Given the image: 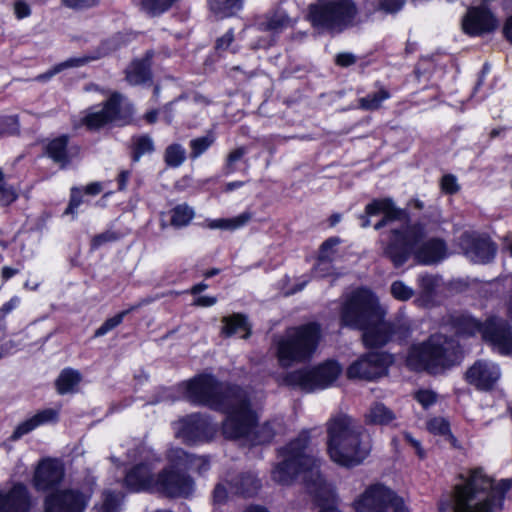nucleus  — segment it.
<instances>
[{"label": "nucleus", "instance_id": "nucleus-14", "mask_svg": "<svg viewBox=\"0 0 512 512\" xmlns=\"http://www.w3.org/2000/svg\"><path fill=\"white\" fill-rule=\"evenodd\" d=\"M153 491L168 498H189L195 491V482L189 474L166 466L156 475Z\"/></svg>", "mask_w": 512, "mask_h": 512}, {"label": "nucleus", "instance_id": "nucleus-30", "mask_svg": "<svg viewBox=\"0 0 512 512\" xmlns=\"http://www.w3.org/2000/svg\"><path fill=\"white\" fill-rule=\"evenodd\" d=\"M68 141L69 137L67 135H62L51 140L46 145V154L48 157L51 158L55 163L60 164L62 168L67 166L70 162L67 151Z\"/></svg>", "mask_w": 512, "mask_h": 512}, {"label": "nucleus", "instance_id": "nucleus-1", "mask_svg": "<svg viewBox=\"0 0 512 512\" xmlns=\"http://www.w3.org/2000/svg\"><path fill=\"white\" fill-rule=\"evenodd\" d=\"M186 398L199 405L227 413L222 433L227 439H246L253 445L269 443L280 429L277 421L257 426V416L250 408L246 391L201 374L184 383Z\"/></svg>", "mask_w": 512, "mask_h": 512}, {"label": "nucleus", "instance_id": "nucleus-59", "mask_svg": "<svg viewBox=\"0 0 512 512\" xmlns=\"http://www.w3.org/2000/svg\"><path fill=\"white\" fill-rule=\"evenodd\" d=\"M100 0H62V3L72 9H83L95 6Z\"/></svg>", "mask_w": 512, "mask_h": 512}, {"label": "nucleus", "instance_id": "nucleus-9", "mask_svg": "<svg viewBox=\"0 0 512 512\" xmlns=\"http://www.w3.org/2000/svg\"><path fill=\"white\" fill-rule=\"evenodd\" d=\"M355 0H316L309 4L307 19L319 32L339 34L357 24Z\"/></svg>", "mask_w": 512, "mask_h": 512}, {"label": "nucleus", "instance_id": "nucleus-44", "mask_svg": "<svg viewBox=\"0 0 512 512\" xmlns=\"http://www.w3.org/2000/svg\"><path fill=\"white\" fill-rule=\"evenodd\" d=\"M340 242L341 240L338 237H330L326 239L319 248L318 257L334 261L337 256V246Z\"/></svg>", "mask_w": 512, "mask_h": 512}, {"label": "nucleus", "instance_id": "nucleus-49", "mask_svg": "<svg viewBox=\"0 0 512 512\" xmlns=\"http://www.w3.org/2000/svg\"><path fill=\"white\" fill-rule=\"evenodd\" d=\"M391 293L396 299L401 301L410 299L414 294L413 290L406 286L402 281H395L392 283Z\"/></svg>", "mask_w": 512, "mask_h": 512}, {"label": "nucleus", "instance_id": "nucleus-20", "mask_svg": "<svg viewBox=\"0 0 512 512\" xmlns=\"http://www.w3.org/2000/svg\"><path fill=\"white\" fill-rule=\"evenodd\" d=\"M498 23L494 15L485 7H470L464 15L461 26L469 36H481L494 31Z\"/></svg>", "mask_w": 512, "mask_h": 512}, {"label": "nucleus", "instance_id": "nucleus-25", "mask_svg": "<svg viewBox=\"0 0 512 512\" xmlns=\"http://www.w3.org/2000/svg\"><path fill=\"white\" fill-rule=\"evenodd\" d=\"M231 490L239 496L253 497L261 488V482L252 472H242L226 479Z\"/></svg>", "mask_w": 512, "mask_h": 512}, {"label": "nucleus", "instance_id": "nucleus-21", "mask_svg": "<svg viewBox=\"0 0 512 512\" xmlns=\"http://www.w3.org/2000/svg\"><path fill=\"white\" fill-rule=\"evenodd\" d=\"M64 477L62 463L54 459L41 461L34 473L33 484L38 491H47L60 485Z\"/></svg>", "mask_w": 512, "mask_h": 512}, {"label": "nucleus", "instance_id": "nucleus-63", "mask_svg": "<svg viewBox=\"0 0 512 512\" xmlns=\"http://www.w3.org/2000/svg\"><path fill=\"white\" fill-rule=\"evenodd\" d=\"M81 203L82 196L80 195L79 191L73 189L69 205L65 210V214H74L75 210L79 207Z\"/></svg>", "mask_w": 512, "mask_h": 512}, {"label": "nucleus", "instance_id": "nucleus-27", "mask_svg": "<svg viewBox=\"0 0 512 512\" xmlns=\"http://www.w3.org/2000/svg\"><path fill=\"white\" fill-rule=\"evenodd\" d=\"M222 322L223 326L221 328V334L225 337H231L235 334L243 332L241 338H249L251 334V326L246 315L241 313H233L230 316L223 317Z\"/></svg>", "mask_w": 512, "mask_h": 512}, {"label": "nucleus", "instance_id": "nucleus-8", "mask_svg": "<svg viewBox=\"0 0 512 512\" xmlns=\"http://www.w3.org/2000/svg\"><path fill=\"white\" fill-rule=\"evenodd\" d=\"M322 337L320 324L309 322L286 330L275 340L276 358L282 368L309 361Z\"/></svg>", "mask_w": 512, "mask_h": 512}, {"label": "nucleus", "instance_id": "nucleus-52", "mask_svg": "<svg viewBox=\"0 0 512 512\" xmlns=\"http://www.w3.org/2000/svg\"><path fill=\"white\" fill-rule=\"evenodd\" d=\"M118 238H119V235L116 232L111 231V230H107V231H105L103 233L95 235L92 238V240H91V248L93 250H96V249H98L99 247H101L102 245H104L106 243L114 242V241L118 240Z\"/></svg>", "mask_w": 512, "mask_h": 512}, {"label": "nucleus", "instance_id": "nucleus-26", "mask_svg": "<svg viewBox=\"0 0 512 512\" xmlns=\"http://www.w3.org/2000/svg\"><path fill=\"white\" fill-rule=\"evenodd\" d=\"M58 411L52 408H47L39 411L31 418L20 423L14 430L11 438L13 440H18L22 436L28 434L29 432L36 429L38 426L49 423L56 422L58 419Z\"/></svg>", "mask_w": 512, "mask_h": 512}, {"label": "nucleus", "instance_id": "nucleus-13", "mask_svg": "<svg viewBox=\"0 0 512 512\" xmlns=\"http://www.w3.org/2000/svg\"><path fill=\"white\" fill-rule=\"evenodd\" d=\"M355 508L356 512H407L403 501L380 484L368 487L356 501Z\"/></svg>", "mask_w": 512, "mask_h": 512}, {"label": "nucleus", "instance_id": "nucleus-54", "mask_svg": "<svg viewBox=\"0 0 512 512\" xmlns=\"http://www.w3.org/2000/svg\"><path fill=\"white\" fill-rule=\"evenodd\" d=\"M17 194L13 187L0 183V205L7 206L14 202Z\"/></svg>", "mask_w": 512, "mask_h": 512}, {"label": "nucleus", "instance_id": "nucleus-45", "mask_svg": "<svg viewBox=\"0 0 512 512\" xmlns=\"http://www.w3.org/2000/svg\"><path fill=\"white\" fill-rule=\"evenodd\" d=\"M291 25V20L285 12H276L268 18L266 29L279 32Z\"/></svg>", "mask_w": 512, "mask_h": 512}, {"label": "nucleus", "instance_id": "nucleus-19", "mask_svg": "<svg viewBox=\"0 0 512 512\" xmlns=\"http://www.w3.org/2000/svg\"><path fill=\"white\" fill-rule=\"evenodd\" d=\"M87 499L78 490L66 489L51 493L45 498L44 512H83Z\"/></svg>", "mask_w": 512, "mask_h": 512}, {"label": "nucleus", "instance_id": "nucleus-47", "mask_svg": "<svg viewBox=\"0 0 512 512\" xmlns=\"http://www.w3.org/2000/svg\"><path fill=\"white\" fill-rule=\"evenodd\" d=\"M406 0H376L374 10L385 14H396L404 7Z\"/></svg>", "mask_w": 512, "mask_h": 512}, {"label": "nucleus", "instance_id": "nucleus-5", "mask_svg": "<svg viewBox=\"0 0 512 512\" xmlns=\"http://www.w3.org/2000/svg\"><path fill=\"white\" fill-rule=\"evenodd\" d=\"M426 237L425 226L421 222L406 225L402 229H391L387 240L380 239L382 253L395 267L407 262L413 254L418 263L436 264L447 257L446 243L440 238Z\"/></svg>", "mask_w": 512, "mask_h": 512}, {"label": "nucleus", "instance_id": "nucleus-43", "mask_svg": "<svg viewBox=\"0 0 512 512\" xmlns=\"http://www.w3.org/2000/svg\"><path fill=\"white\" fill-rule=\"evenodd\" d=\"M215 50L219 55L229 51L232 54L238 52V45L234 44L233 30H228L223 36L219 37L215 43Z\"/></svg>", "mask_w": 512, "mask_h": 512}, {"label": "nucleus", "instance_id": "nucleus-18", "mask_svg": "<svg viewBox=\"0 0 512 512\" xmlns=\"http://www.w3.org/2000/svg\"><path fill=\"white\" fill-rule=\"evenodd\" d=\"M383 214V217L374 225L375 230H379L393 221H404L408 222L409 215L405 209H401L395 206L394 202L390 198L375 199L365 207V212L360 216L362 220L361 226L366 228L370 225V216Z\"/></svg>", "mask_w": 512, "mask_h": 512}, {"label": "nucleus", "instance_id": "nucleus-60", "mask_svg": "<svg viewBox=\"0 0 512 512\" xmlns=\"http://www.w3.org/2000/svg\"><path fill=\"white\" fill-rule=\"evenodd\" d=\"M14 12L18 19H23L30 16L31 8L26 2L17 0L14 3Z\"/></svg>", "mask_w": 512, "mask_h": 512}, {"label": "nucleus", "instance_id": "nucleus-31", "mask_svg": "<svg viewBox=\"0 0 512 512\" xmlns=\"http://www.w3.org/2000/svg\"><path fill=\"white\" fill-rule=\"evenodd\" d=\"M81 379V374L77 370L65 368L55 381L56 390L60 395L74 393Z\"/></svg>", "mask_w": 512, "mask_h": 512}, {"label": "nucleus", "instance_id": "nucleus-40", "mask_svg": "<svg viewBox=\"0 0 512 512\" xmlns=\"http://www.w3.org/2000/svg\"><path fill=\"white\" fill-rule=\"evenodd\" d=\"M193 454L187 453L182 448H171L167 453V459L170 462L169 466L175 469L185 468L188 469Z\"/></svg>", "mask_w": 512, "mask_h": 512}, {"label": "nucleus", "instance_id": "nucleus-51", "mask_svg": "<svg viewBox=\"0 0 512 512\" xmlns=\"http://www.w3.org/2000/svg\"><path fill=\"white\" fill-rule=\"evenodd\" d=\"M331 260H326L317 257L316 263L313 267V273L317 277H326L334 273V266Z\"/></svg>", "mask_w": 512, "mask_h": 512}, {"label": "nucleus", "instance_id": "nucleus-41", "mask_svg": "<svg viewBox=\"0 0 512 512\" xmlns=\"http://www.w3.org/2000/svg\"><path fill=\"white\" fill-rule=\"evenodd\" d=\"M428 430L435 434V435H441L444 436L447 440H449L451 443H454L456 439L453 437V435L450 432V425L447 420L441 417H435L431 419L427 423Z\"/></svg>", "mask_w": 512, "mask_h": 512}, {"label": "nucleus", "instance_id": "nucleus-24", "mask_svg": "<svg viewBox=\"0 0 512 512\" xmlns=\"http://www.w3.org/2000/svg\"><path fill=\"white\" fill-rule=\"evenodd\" d=\"M155 478L151 463L142 462L127 472L124 483L130 491H153Z\"/></svg>", "mask_w": 512, "mask_h": 512}, {"label": "nucleus", "instance_id": "nucleus-16", "mask_svg": "<svg viewBox=\"0 0 512 512\" xmlns=\"http://www.w3.org/2000/svg\"><path fill=\"white\" fill-rule=\"evenodd\" d=\"M392 362V357L386 353L370 352L349 366L347 376L350 379L375 380L386 373Z\"/></svg>", "mask_w": 512, "mask_h": 512}, {"label": "nucleus", "instance_id": "nucleus-32", "mask_svg": "<svg viewBox=\"0 0 512 512\" xmlns=\"http://www.w3.org/2000/svg\"><path fill=\"white\" fill-rule=\"evenodd\" d=\"M178 0H134L141 11L149 16H159L168 11Z\"/></svg>", "mask_w": 512, "mask_h": 512}, {"label": "nucleus", "instance_id": "nucleus-15", "mask_svg": "<svg viewBox=\"0 0 512 512\" xmlns=\"http://www.w3.org/2000/svg\"><path fill=\"white\" fill-rule=\"evenodd\" d=\"M217 432V427L208 417L195 413L178 422L177 437L187 444L210 441Z\"/></svg>", "mask_w": 512, "mask_h": 512}, {"label": "nucleus", "instance_id": "nucleus-33", "mask_svg": "<svg viewBox=\"0 0 512 512\" xmlns=\"http://www.w3.org/2000/svg\"><path fill=\"white\" fill-rule=\"evenodd\" d=\"M251 213L244 212L233 218L215 219L208 224L211 229L236 230L251 220Z\"/></svg>", "mask_w": 512, "mask_h": 512}, {"label": "nucleus", "instance_id": "nucleus-22", "mask_svg": "<svg viewBox=\"0 0 512 512\" xmlns=\"http://www.w3.org/2000/svg\"><path fill=\"white\" fill-rule=\"evenodd\" d=\"M501 376L500 369L495 363L479 360L466 372V380L479 390H490Z\"/></svg>", "mask_w": 512, "mask_h": 512}, {"label": "nucleus", "instance_id": "nucleus-29", "mask_svg": "<svg viewBox=\"0 0 512 512\" xmlns=\"http://www.w3.org/2000/svg\"><path fill=\"white\" fill-rule=\"evenodd\" d=\"M126 79L131 85H141L151 80L150 55L133 61L126 70Z\"/></svg>", "mask_w": 512, "mask_h": 512}, {"label": "nucleus", "instance_id": "nucleus-10", "mask_svg": "<svg viewBox=\"0 0 512 512\" xmlns=\"http://www.w3.org/2000/svg\"><path fill=\"white\" fill-rule=\"evenodd\" d=\"M457 333L467 336L479 333L501 354L512 353V327L503 318L491 316L482 323L471 316H461L457 319Z\"/></svg>", "mask_w": 512, "mask_h": 512}, {"label": "nucleus", "instance_id": "nucleus-23", "mask_svg": "<svg viewBox=\"0 0 512 512\" xmlns=\"http://www.w3.org/2000/svg\"><path fill=\"white\" fill-rule=\"evenodd\" d=\"M30 508L31 499L25 485L17 483L8 492L0 491V512H29Z\"/></svg>", "mask_w": 512, "mask_h": 512}, {"label": "nucleus", "instance_id": "nucleus-46", "mask_svg": "<svg viewBox=\"0 0 512 512\" xmlns=\"http://www.w3.org/2000/svg\"><path fill=\"white\" fill-rule=\"evenodd\" d=\"M248 153V149L245 146H240L232 150L226 158L225 165L223 167L224 175H230L235 172V163L242 160V158Z\"/></svg>", "mask_w": 512, "mask_h": 512}, {"label": "nucleus", "instance_id": "nucleus-42", "mask_svg": "<svg viewBox=\"0 0 512 512\" xmlns=\"http://www.w3.org/2000/svg\"><path fill=\"white\" fill-rule=\"evenodd\" d=\"M215 138L212 134L192 139L190 141V158L195 160L200 157L214 143Z\"/></svg>", "mask_w": 512, "mask_h": 512}, {"label": "nucleus", "instance_id": "nucleus-36", "mask_svg": "<svg viewBox=\"0 0 512 512\" xmlns=\"http://www.w3.org/2000/svg\"><path fill=\"white\" fill-rule=\"evenodd\" d=\"M194 210L187 204H179L171 210L170 223L173 227L182 228L192 221Z\"/></svg>", "mask_w": 512, "mask_h": 512}, {"label": "nucleus", "instance_id": "nucleus-55", "mask_svg": "<svg viewBox=\"0 0 512 512\" xmlns=\"http://www.w3.org/2000/svg\"><path fill=\"white\" fill-rule=\"evenodd\" d=\"M441 188L447 194H454L458 192L459 185L456 177L451 174L444 175L441 179Z\"/></svg>", "mask_w": 512, "mask_h": 512}, {"label": "nucleus", "instance_id": "nucleus-34", "mask_svg": "<svg viewBox=\"0 0 512 512\" xmlns=\"http://www.w3.org/2000/svg\"><path fill=\"white\" fill-rule=\"evenodd\" d=\"M132 160L138 162L145 154H150L155 150L153 139L149 135H137L132 137Z\"/></svg>", "mask_w": 512, "mask_h": 512}, {"label": "nucleus", "instance_id": "nucleus-17", "mask_svg": "<svg viewBox=\"0 0 512 512\" xmlns=\"http://www.w3.org/2000/svg\"><path fill=\"white\" fill-rule=\"evenodd\" d=\"M464 255L474 263H489L496 255V244L485 234L464 232L459 238Z\"/></svg>", "mask_w": 512, "mask_h": 512}, {"label": "nucleus", "instance_id": "nucleus-38", "mask_svg": "<svg viewBox=\"0 0 512 512\" xmlns=\"http://www.w3.org/2000/svg\"><path fill=\"white\" fill-rule=\"evenodd\" d=\"M211 10L222 16L233 15L242 7L243 0H208Z\"/></svg>", "mask_w": 512, "mask_h": 512}, {"label": "nucleus", "instance_id": "nucleus-37", "mask_svg": "<svg viewBox=\"0 0 512 512\" xmlns=\"http://www.w3.org/2000/svg\"><path fill=\"white\" fill-rule=\"evenodd\" d=\"M186 160V150L178 143H173L166 147L164 152V161L168 167L177 168Z\"/></svg>", "mask_w": 512, "mask_h": 512}, {"label": "nucleus", "instance_id": "nucleus-50", "mask_svg": "<svg viewBox=\"0 0 512 512\" xmlns=\"http://www.w3.org/2000/svg\"><path fill=\"white\" fill-rule=\"evenodd\" d=\"M119 500L118 496L110 491L103 494V502L99 507V512H118Z\"/></svg>", "mask_w": 512, "mask_h": 512}, {"label": "nucleus", "instance_id": "nucleus-61", "mask_svg": "<svg viewBox=\"0 0 512 512\" xmlns=\"http://www.w3.org/2000/svg\"><path fill=\"white\" fill-rule=\"evenodd\" d=\"M20 298L18 296L12 297L8 302L4 303L0 308V319L3 320L10 312L18 307Z\"/></svg>", "mask_w": 512, "mask_h": 512}, {"label": "nucleus", "instance_id": "nucleus-28", "mask_svg": "<svg viewBox=\"0 0 512 512\" xmlns=\"http://www.w3.org/2000/svg\"><path fill=\"white\" fill-rule=\"evenodd\" d=\"M364 420L368 425L385 426L396 420V414L385 404L374 402L366 411Z\"/></svg>", "mask_w": 512, "mask_h": 512}, {"label": "nucleus", "instance_id": "nucleus-57", "mask_svg": "<svg viewBox=\"0 0 512 512\" xmlns=\"http://www.w3.org/2000/svg\"><path fill=\"white\" fill-rule=\"evenodd\" d=\"M419 285L425 294H431L436 287L437 280L432 275H420L418 278Z\"/></svg>", "mask_w": 512, "mask_h": 512}, {"label": "nucleus", "instance_id": "nucleus-12", "mask_svg": "<svg viewBox=\"0 0 512 512\" xmlns=\"http://www.w3.org/2000/svg\"><path fill=\"white\" fill-rule=\"evenodd\" d=\"M133 107L120 93H113L101 109L91 108L83 118L84 125L90 130H97L109 124L123 126L130 122Z\"/></svg>", "mask_w": 512, "mask_h": 512}, {"label": "nucleus", "instance_id": "nucleus-48", "mask_svg": "<svg viewBox=\"0 0 512 512\" xmlns=\"http://www.w3.org/2000/svg\"><path fill=\"white\" fill-rule=\"evenodd\" d=\"M129 314V311L123 310L117 315L107 319L94 333L95 337H101L107 334L109 331L117 327L122 323L124 317Z\"/></svg>", "mask_w": 512, "mask_h": 512}, {"label": "nucleus", "instance_id": "nucleus-11", "mask_svg": "<svg viewBox=\"0 0 512 512\" xmlns=\"http://www.w3.org/2000/svg\"><path fill=\"white\" fill-rule=\"evenodd\" d=\"M342 368L332 360L313 368H303L278 377L280 385L297 388L305 392L329 387L340 375Z\"/></svg>", "mask_w": 512, "mask_h": 512}, {"label": "nucleus", "instance_id": "nucleus-56", "mask_svg": "<svg viewBox=\"0 0 512 512\" xmlns=\"http://www.w3.org/2000/svg\"><path fill=\"white\" fill-rule=\"evenodd\" d=\"M415 398L424 408H428L435 403L436 394L430 390H420L415 394Z\"/></svg>", "mask_w": 512, "mask_h": 512}, {"label": "nucleus", "instance_id": "nucleus-53", "mask_svg": "<svg viewBox=\"0 0 512 512\" xmlns=\"http://www.w3.org/2000/svg\"><path fill=\"white\" fill-rule=\"evenodd\" d=\"M188 469L195 470L200 475L206 473L210 469L209 457L193 455Z\"/></svg>", "mask_w": 512, "mask_h": 512}, {"label": "nucleus", "instance_id": "nucleus-35", "mask_svg": "<svg viewBox=\"0 0 512 512\" xmlns=\"http://www.w3.org/2000/svg\"><path fill=\"white\" fill-rule=\"evenodd\" d=\"M390 92L381 87L378 91L367 94L359 99V107L366 111L377 110L381 107L382 102L390 98Z\"/></svg>", "mask_w": 512, "mask_h": 512}, {"label": "nucleus", "instance_id": "nucleus-39", "mask_svg": "<svg viewBox=\"0 0 512 512\" xmlns=\"http://www.w3.org/2000/svg\"><path fill=\"white\" fill-rule=\"evenodd\" d=\"M89 60H90V58H87V57L70 58L62 63L57 64L54 68H52L48 72L38 75L36 79L38 81H47L64 69L70 68V67L82 66L83 64L87 63Z\"/></svg>", "mask_w": 512, "mask_h": 512}, {"label": "nucleus", "instance_id": "nucleus-62", "mask_svg": "<svg viewBox=\"0 0 512 512\" xmlns=\"http://www.w3.org/2000/svg\"><path fill=\"white\" fill-rule=\"evenodd\" d=\"M356 56L352 53H339L336 56L335 62L338 66L349 67L356 63Z\"/></svg>", "mask_w": 512, "mask_h": 512}, {"label": "nucleus", "instance_id": "nucleus-6", "mask_svg": "<svg viewBox=\"0 0 512 512\" xmlns=\"http://www.w3.org/2000/svg\"><path fill=\"white\" fill-rule=\"evenodd\" d=\"M327 450L331 460L344 467L361 464L370 454L371 441L364 428L344 413L332 416L327 424Z\"/></svg>", "mask_w": 512, "mask_h": 512}, {"label": "nucleus", "instance_id": "nucleus-58", "mask_svg": "<svg viewBox=\"0 0 512 512\" xmlns=\"http://www.w3.org/2000/svg\"><path fill=\"white\" fill-rule=\"evenodd\" d=\"M213 503L217 505L224 504L228 499V492L223 483L216 484L212 493Z\"/></svg>", "mask_w": 512, "mask_h": 512}, {"label": "nucleus", "instance_id": "nucleus-7", "mask_svg": "<svg viewBox=\"0 0 512 512\" xmlns=\"http://www.w3.org/2000/svg\"><path fill=\"white\" fill-rule=\"evenodd\" d=\"M458 358L459 344L456 340L434 334L427 341L410 348L406 363L412 370L438 374L454 365Z\"/></svg>", "mask_w": 512, "mask_h": 512}, {"label": "nucleus", "instance_id": "nucleus-3", "mask_svg": "<svg viewBox=\"0 0 512 512\" xmlns=\"http://www.w3.org/2000/svg\"><path fill=\"white\" fill-rule=\"evenodd\" d=\"M461 483L454 487L451 503L441 502L439 509L453 512H496L502 508L506 493L512 486L510 479L497 483L488 477L482 468H474L467 475H460Z\"/></svg>", "mask_w": 512, "mask_h": 512}, {"label": "nucleus", "instance_id": "nucleus-2", "mask_svg": "<svg viewBox=\"0 0 512 512\" xmlns=\"http://www.w3.org/2000/svg\"><path fill=\"white\" fill-rule=\"evenodd\" d=\"M309 436L302 433L283 450V461L272 472L273 479L283 485L290 484L298 476L302 477L308 492L321 507L319 512H341L334 505L335 492L319 471V460L308 446Z\"/></svg>", "mask_w": 512, "mask_h": 512}, {"label": "nucleus", "instance_id": "nucleus-4", "mask_svg": "<svg viewBox=\"0 0 512 512\" xmlns=\"http://www.w3.org/2000/svg\"><path fill=\"white\" fill-rule=\"evenodd\" d=\"M341 323L361 330L365 346L382 347L394 333V325L384 320V312L375 295L367 289H357L349 294L341 309Z\"/></svg>", "mask_w": 512, "mask_h": 512}, {"label": "nucleus", "instance_id": "nucleus-64", "mask_svg": "<svg viewBox=\"0 0 512 512\" xmlns=\"http://www.w3.org/2000/svg\"><path fill=\"white\" fill-rule=\"evenodd\" d=\"M162 296H164V295L162 294V295H156V296H147L145 298H142L138 303H136L134 305H131L126 310L129 311V313H131V312L139 309L142 306H146V305L151 304L152 302L156 301L157 299H159Z\"/></svg>", "mask_w": 512, "mask_h": 512}]
</instances>
